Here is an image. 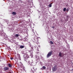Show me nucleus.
I'll return each mask as SVG.
<instances>
[{
	"label": "nucleus",
	"mask_w": 73,
	"mask_h": 73,
	"mask_svg": "<svg viewBox=\"0 0 73 73\" xmlns=\"http://www.w3.org/2000/svg\"><path fill=\"white\" fill-rule=\"evenodd\" d=\"M52 3L48 5V7H52Z\"/></svg>",
	"instance_id": "obj_10"
},
{
	"label": "nucleus",
	"mask_w": 73,
	"mask_h": 73,
	"mask_svg": "<svg viewBox=\"0 0 73 73\" xmlns=\"http://www.w3.org/2000/svg\"><path fill=\"white\" fill-rule=\"evenodd\" d=\"M52 28L53 29H54V26H53L52 27Z\"/></svg>",
	"instance_id": "obj_17"
},
{
	"label": "nucleus",
	"mask_w": 73,
	"mask_h": 73,
	"mask_svg": "<svg viewBox=\"0 0 73 73\" xmlns=\"http://www.w3.org/2000/svg\"><path fill=\"white\" fill-rule=\"evenodd\" d=\"M12 14L13 15H15L16 14V13L15 12H12Z\"/></svg>",
	"instance_id": "obj_9"
},
{
	"label": "nucleus",
	"mask_w": 73,
	"mask_h": 73,
	"mask_svg": "<svg viewBox=\"0 0 73 73\" xmlns=\"http://www.w3.org/2000/svg\"><path fill=\"white\" fill-rule=\"evenodd\" d=\"M69 8H68L66 9V11L67 12H68V11H69Z\"/></svg>",
	"instance_id": "obj_15"
},
{
	"label": "nucleus",
	"mask_w": 73,
	"mask_h": 73,
	"mask_svg": "<svg viewBox=\"0 0 73 73\" xmlns=\"http://www.w3.org/2000/svg\"><path fill=\"white\" fill-rule=\"evenodd\" d=\"M8 73H12V72H8Z\"/></svg>",
	"instance_id": "obj_20"
},
{
	"label": "nucleus",
	"mask_w": 73,
	"mask_h": 73,
	"mask_svg": "<svg viewBox=\"0 0 73 73\" xmlns=\"http://www.w3.org/2000/svg\"><path fill=\"white\" fill-rule=\"evenodd\" d=\"M19 35L18 34H16L15 35V37H19Z\"/></svg>",
	"instance_id": "obj_11"
},
{
	"label": "nucleus",
	"mask_w": 73,
	"mask_h": 73,
	"mask_svg": "<svg viewBox=\"0 0 73 73\" xmlns=\"http://www.w3.org/2000/svg\"><path fill=\"white\" fill-rule=\"evenodd\" d=\"M50 44H53V42L52 41H50Z\"/></svg>",
	"instance_id": "obj_12"
},
{
	"label": "nucleus",
	"mask_w": 73,
	"mask_h": 73,
	"mask_svg": "<svg viewBox=\"0 0 73 73\" xmlns=\"http://www.w3.org/2000/svg\"><path fill=\"white\" fill-rule=\"evenodd\" d=\"M66 8H64V9H63V11H64V12H65V11H66Z\"/></svg>",
	"instance_id": "obj_14"
},
{
	"label": "nucleus",
	"mask_w": 73,
	"mask_h": 73,
	"mask_svg": "<svg viewBox=\"0 0 73 73\" xmlns=\"http://www.w3.org/2000/svg\"><path fill=\"white\" fill-rule=\"evenodd\" d=\"M31 72H32L33 73H34V72H35V71H36V69H37L36 68H34L33 66H31Z\"/></svg>",
	"instance_id": "obj_2"
},
{
	"label": "nucleus",
	"mask_w": 73,
	"mask_h": 73,
	"mask_svg": "<svg viewBox=\"0 0 73 73\" xmlns=\"http://www.w3.org/2000/svg\"><path fill=\"white\" fill-rule=\"evenodd\" d=\"M42 68L44 69H46V67H45V66H43L42 67Z\"/></svg>",
	"instance_id": "obj_13"
},
{
	"label": "nucleus",
	"mask_w": 73,
	"mask_h": 73,
	"mask_svg": "<svg viewBox=\"0 0 73 73\" xmlns=\"http://www.w3.org/2000/svg\"><path fill=\"white\" fill-rule=\"evenodd\" d=\"M53 53V51H51L50 52H49L47 54V58H49V57H50L51 56H52V54Z\"/></svg>",
	"instance_id": "obj_3"
},
{
	"label": "nucleus",
	"mask_w": 73,
	"mask_h": 73,
	"mask_svg": "<svg viewBox=\"0 0 73 73\" xmlns=\"http://www.w3.org/2000/svg\"><path fill=\"white\" fill-rule=\"evenodd\" d=\"M3 1H5V0H3Z\"/></svg>",
	"instance_id": "obj_21"
},
{
	"label": "nucleus",
	"mask_w": 73,
	"mask_h": 73,
	"mask_svg": "<svg viewBox=\"0 0 73 73\" xmlns=\"http://www.w3.org/2000/svg\"><path fill=\"white\" fill-rule=\"evenodd\" d=\"M28 58V57L26 56H25V58L24 59L25 61H26L27 62V64H30V63H31V62L29 61V60Z\"/></svg>",
	"instance_id": "obj_1"
},
{
	"label": "nucleus",
	"mask_w": 73,
	"mask_h": 73,
	"mask_svg": "<svg viewBox=\"0 0 73 73\" xmlns=\"http://www.w3.org/2000/svg\"><path fill=\"white\" fill-rule=\"evenodd\" d=\"M67 18H68V17H69V16L68 15L67 16Z\"/></svg>",
	"instance_id": "obj_18"
},
{
	"label": "nucleus",
	"mask_w": 73,
	"mask_h": 73,
	"mask_svg": "<svg viewBox=\"0 0 73 73\" xmlns=\"http://www.w3.org/2000/svg\"><path fill=\"white\" fill-rule=\"evenodd\" d=\"M10 58L11 60H13V58L10 57Z\"/></svg>",
	"instance_id": "obj_16"
},
{
	"label": "nucleus",
	"mask_w": 73,
	"mask_h": 73,
	"mask_svg": "<svg viewBox=\"0 0 73 73\" xmlns=\"http://www.w3.org/2000/svg\"><path fill=\"white\" fill-rule=\"evenodd\" d=\"M63 54L61 53V52H60L59 53V57H62V55H63Z\"/></svg>",
	"instance_id": "obj_5"
},
{
	"label": "nucleus",
	"mask_w": 73,
	"mask_h": 73,
	"mask_svg": "<svg viewBox=\"0 0 73 73\" xmlns=\"http://www.w3.org/2000/svg\"><path fill=\"white\" fill-rule=\"evenodd\" d=\"M66 7H68V4H67L66 5Z\"/></svg>",
	"instance_id": "obj_19"
},
{
	"label": "nucleus",
	"mask_w": 73,
	"mask_h": 73,
	"mask_svg": "<svg viewBox=\"0 0 73 73\" xmlns=\"http://www.w3.org/2000/svg\"><path fill=\"white\" fill-rule=\"evenodd\" d=\"M20 48H21V49H22L24 48V46H23V45H21L20 46Z\"/></svg>",
	"instance_id": "obj_8"
},
{
	"label": "nucleus",
	"mask_w": 73,
	"mask_h": 73,
	"mask_svg": "<svg viewBox=\"0 0 73 73\" xmlns=\"http://www.w3.org/2000/svg\"><path fill=\"white\" fill-rule=\"evenodd\" d=\"M4 70H9V67H5L4 68Z\"/></svg>",
	"instance_id": "obj_6"
},
{
	"label": "nucleus",
	"mask_w": 73,
	"mask_h": 73,
	"mask_svg": "<svg viewBox=\"0 0 73 73\" xmlns=\"http://www.w3.org/2000/svg\"><path fill=\"white\" fill-rule=\"evenodd\" d=\"M8 66H9V68H12V65L10 63H9L8 64Z\"/></svg>",
	"instance_id": "obj_7"
},
{
	"label": "nucleus",
	"mask_w": 73,
	"mask_h": 73,
	"mask_svg": "<svg viewBox=\"0 0 73 73\" xmlns=\"http://www.w3.org/2000/svg\"><path fill=\"white\" fill-rule=\"evenodd\" d=\"M72 70H73V69H72Z\"/></svg>",
	"instance_id": "obj_22"
},
{
	"label": "nucleus",
	"mask_w": 73,
	"mask_h": 73,
	"mask_svg": "<svg viewBox=\"0 0 73 73\" xmlns=\"http://www.w3.org/2000/svg\"><path fill=\"white\" fill-rule=\"evenodd\" d=\"M52 70L53 72H55L57 70V67L56 66H55L53 68H52Z\"/></svg>",
	"instance_id": "obj_4"
}]
</instances>
